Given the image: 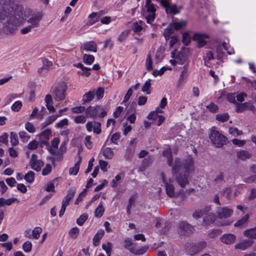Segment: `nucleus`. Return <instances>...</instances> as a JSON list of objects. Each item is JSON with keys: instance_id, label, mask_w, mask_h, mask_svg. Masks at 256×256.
I'll return each mask as SVG.
<instances>
[{"instance_id": "0e129e2a", "label": "nucleus", "mask_w": 256, "mask_h": 256, "mask_svg": "<svg viewBox=\"0 0 256 256\" xmlns=\"http://www.w3.org/2000/svg\"><path fill=\"white\" fill-rule=\"evenodd\" d=\"M236 94H230L227 96L228 100L232 103L236 104Z\"/></svg>"}, {"instance_id": "79ce46f5", "label": "nucleus", "mask_w": 256, "mask_h": 256, "mask_svg": "<svg viewBox=\"0 0 256 256\" xmlns=\"http://www.w3.org/2000/svg\"><path fill=\"white\" fill-rule=\"evenodd\" d=\"M94 98V92H88L84 95L82 100L84 102H86L92 100Z\"/></svg>"}, {"instance_id": "2eb2a0df", "label": "nucleus", "mask_w": 256, "mask_h": 256, "mask_svg": "<svg viewBox=\"0 0 256 256\" xmlns=\"http://www.w3.org/2000/svg\"><path fill=\"white\" fill-rule=\"evenodd\" d=\"M236 239V236L231 234H227L222 235L220 238L221 241L226 244H233Z\"/></svg>"}, {"instance_id": "4468645a", "label": "nucleus", "mask_w": 256, "mask_h": 256, "mask_svg": "<svg viewBox=\"0 0 256 256\" xmlns=\"http://www.w3.org/2000/svg\"><path fill=\"white\" fill-rule=\"evenodd\" d=\"M30 162L32 168L36 172L40 171L41 167L44 164L42 160H36V156L35 154L32 155Z\"/></svg>"}, {"instance_id": "72a5a7b5", "label": "nucleus", "mask_w": 256, "mask_h": 256, "mask_svg": "<svg viewBox=\"0 0 256 256\" xmlns=\"http://www.w3.org/2000/svg\"><path fill=\"white\" fill-rule=\"evenodd\" d=\"M244 234L250 238H256V227L246 230L244 232Z\"/></svg>"}, {"instance_id": "c756f323", "label": "nucleus", "mask_w": 256, "mask_h": 256, "mask_svg": "<svg viewBox=\"0 0 256 256\" xmlns=\"http://www.w3.org/2000/svg\"><path fill=\"white\" fill-rule=\"evenodd\" d=\"M176 180L182 188H184L188 184V180L187 177H174Z\"/></svg>"}, {"instance_id": "052dcab7", "label": "nucleus", "mask_w": 256, "mask_h": 256, "mask_svg": "<svg viewBox=\"0 0 256 256\" xmlns=\"http://www.w3.org/2000/svg\"><path fill=\"white\" fill-rule=\"evenodd\" d=\"M87 219L88 216L86 214H82L77 219L76 223L78 225L82 226Z\"/></svg>"}, {"instance_id": "f704fd0d", "label": "nucleus", "mask_w": 256, "mask_h": 256, "mask_svg": "<svg viewBox=\"0 0 256 256\" xmlns=\"http://www.w3.org/2000/svg\"><path fill=\"white\" fill-rule=\"evenodd\" d=\"M52 135V132L50 129H46L42 132L40 133L38 136L39 139L49 140L50 136Z\"/></svg>"}, {"instance_id": "0eeeda50", "label": "nucleus", "mask_w": 256, "mask_h": 256, "mask_svg": "<svg viewBox=\"0 0 256 256\" xmlns=\"http://www.w3.org/2000/svg\"><path fill=\"white\" fill-rule=\"evenodd\" d=\"M232 209L228 207H218L216 210V216L220 220H226L233 214Z\"/></svg>"}, {"instance_id": "6e6552de", "label": "nucleus", "mask_w": 256, "mask_h": 256, "mask_svg": "<svg viewBox=\"0 0 256 256\" xmlns=\"http://www.w3.org/2000/svg\"><path fill=\"white\" fill-rule=\"evenodd\" d=\"M86 128L88 132H93L99 134L102 132L101 124L96 121H90L86 124Z\"/></svg>"}, {"instance_id": "f8f14e48", "label": "nucleus", "mask_w": 256, "mask_h": 256, "mask_svg": "<svg viewBox=\"0 0 256 256\" xmlns=\"http://www.w3.org/2000/svg\"><path fill=\"white\" fill-rule=\"evenodd\" d=\"M81 49L86 52H96L98 50L97 44L94 41L84 42L80 46Z\"/></svg>"}, {"instance_id": "338daca9", "label": "nucleus", "mask_w": 256, "mask_h": 256, "mask_svg": "<svg viewBox=\"0 0 256 256\" xmlns=\"http://www.w3.org/2000/svg\"><path fill=\"white\" fill-rule=\"evenodd\" d=\"M152 162V158L149 156L148 158H144L142 162V165L144 168L149 166Z\"/></svg>"}, {"instance_id": "58836bf2", "label": "nucleus", "mask_w": 256, "mask_h": 256, "mask_svg": "<svg viewBox=\"0 0 256 256\" xmlns=\"http://www.w3.org/2000/svg\"><path fill=\"white\" fill-rule=\"evenodd\" d=\"M42 231V228L40 227H36L32 232V238L36 240L38 239Z\"/></svg>"}, {"instance_id": "69168bd1", "label": "nucleus", "mask_w": 256, "mask_h": 256, "mask_svg": "<svg viewBox=\"0 0 256 256\" xmlns=\"http://www.w3.org/2000/svg\"><path fill=\"white\" fill-rule=\"evenodd\" d=\"M124 110V108L122 106H118L115 111L114 112L113 116L115 118H117L119 117L120 114Z\"/></svg>"}, {"instance_id": "a878e982", "label": "nucleus", "mask_w": 256, "mask_h": 256, "mask_svg": "<svg viewBox=\"0 0 256 256\" xmlns=\"http://www.w3.org/2000/svg\"><path fill=\"white\" fill-rule=\"evenodd\" d=\"M237 158L242 160H245L250 158L251 154L246 150H240L237 152Z\"/></svg>"}, {"instance_id": "e433bc0d", "label": "nucleus", "mask_w": 256, "mask_h": 256, "mask_svg": "<svg viewBox=\"0 0 256 256\" xmlns=\"http://www.w3.org/2000/svg\"><path fill=\"white\" fill-rule=\"evenodd\" d=\"M16 200V198H11L8 199L0 198V207L3 206L5 205L10 206Z\"/></svg>"}, {"instance_id": "e2e57ef3", "label": "nucleus", "mask_w": 256, "mask_h": 256, "mask_svg": "<svg viewBox=\"0 0 256 256\" xmlns=\"http://www.w3.org/2000/svg\"><path fill=\"white\" fill-rule=\"evenodd\" d=\"M129 34V32L128 30H125L122 32L118 36V40L120 42H123L126 38L128 37Z\"/></svg>"}, {"instance_id": "6e6d98bb", "label": "nucleus", "mask_w": 256, "mask_h": 256, "mask_svg": "<svg viewBox=\"0 0 256 256\" xmlns=\"http://www.w3.org/2000/svg\"><path fill=\"white\" fill-rule=\"evenodd\" d=\"M24 127L26 130L29 132L34 133L36 131V129L34 124L30 122H26Z\"/></svg>"}, {"instance_id": "473e14b6", "label": "nucleus", "mask_w": 256, "mask_h": 256, "mask_svg": "<svg viewBox=\"0 0 256 256\" xmlns=\"http://www.w3.org/2000/svg\"><path fill=\"white\" fill-rule=\"evenodd\" d=\"M222 46L227 52L228 54H232L234 53L233 49L229 50L228 46L225 42L222 43V46L220 45L218 46L216 49L218 53L220 54V50H222Z\"/></svg>"}, {"instance_id": "bf43d9fd", "label": "nucleus", "mask_w": 256, "mask_h": 256, "mask_svg": "<svg viewBox=\"0 0 256 256\" xmlns=\"http://www.w3.org/2000/svg\"><path fill=\"white\" fill-rule=\"evenodd\" d=\"M32 243L29 241H26L25 242L22 246L24 250L26 252H30L32 250Z\"/></svg>"}, {"instance_id": "5fc2aeb1", "label": "nucleus", "mask_w": 256, "mask_h": 256, "mask_svg": "<svg viewBox=\"0 0 256 256\" xmlns=\"http://www.w3.org/2000/svg\"><path fill=\"white\" fill-rule=\"evenodd\" d=\"M91 136H86L84 142L86 146L88 148L91 149L93 146L92 142L90 141Z\"/></svg>"}, {"instance_id": "39448f33", "label": "nucleus", "mask_w": 256, "mask_h": 256, "mask_svg": "<svg viewBox=\"0 0 256 256\" xmlns=\"http://www.w3.org/2000/svg\"><path fill=\"white\" fill-rule=\"evenodd\" d=\"M75 193L76 190L73 188H70L68 191L66 196L62 201L61 209L59 212V216L60 217L64 214L66 207L68 205L70 200L74 197Z\"/></svg>"}, {"instance_id": "a211bd4d", "label": "nucleus", "mask_w": 256, "mask_h": 256, "mask_svg": "<svg viewBox=\"0 0 256 256\" xmlns=\"http://www.w3.org/2000/svg\"><path fill=\"white\" fill-rule=\"evenodd\" d=\"M216 218V216L213 213L206 215L204 218L202 225L208 226L213 224Z\"/></svg>"}, {"instance_id": "7ed1b4c3", "label": "nucleus", "mask_w": 256, "mask_h": 256, "mask_svg": "<svg viewBox=\"0 0 256 256\" xmlns=\"http://www.w3.org/2000/svg\"><path fill=\"white\" fill-rule=\"evenodd\" d=\"M86 114L87 116L94 118L97 116L104 118L106 114V112L100 106H90L86 109Z\"/></svg>"}, {"instance_id": "9b49d317", "label": "nucleus", "mask_w": 256, "mask_h": 256, "mask_svg": "<svg viewBox=\"0 0 256 256\" xmlns=\"http://www.w3.org/2000/svg\"><path fill=\"white\" fill-rule=\"evenodd\" d=\"M42 66L38 69V72L40 75L44 76L50 69L52 62L48 59H44L42 60Z\"/></svg>"}, {"instance_id": "f3484780", "label": "nucleus", "mask_w": 256, "mask_h": 256, "mask_svg": "<svg viewBox=\"0 0 256 256\" xmlns=\"http://www.w3.org/2000/svg\"><path fill=\"white\" fill-rule=\"evenodd\" d=\"M236 110L237 112H243L248 108L250 110H252L254 108L253 106L250 102L236 104Z\"/></svg>"}, {"instance_id": "c85d7f7f", "label": "nucleus", "mask_w": 256, "mask_h": 256, "mask_svg": "<svg viewBox=\"0 0 256 256\" xmlns=\"http://www.w3.org/2000/svg\"><path fill=\"white\" fill-rule=\"evenodd\" d=\"M41 20V17L40 16H34L30 18L28 20V22L30 24L31 27L32 28L37 27L38 26V23Z\"/></svg>"}, {"instance_id": "423d86ee", "label": "nucleus", "mask_w": 256, "mask_h": 256, "mask_svg": "<svg viewBox=\"0 0 256 256\" xmlns=\"http://www.w3.org/2000/svg\"><path fill=\"white\" fill-rule=\"evenodd\" d=\"M168 178L169 177H162L163 182L165 184L166 194L170 197L176 198L178 195V194L174 192V188L173 184H172V180L168 178ZM172 183H174L173 180Z\"/></svg>"}, {"instance_id": "f03ea898", "label": "nucleus", "mask_w": 256, "mask_h": 256, "mask_svg": "<svg viewBox=\"0 0 256 256\" xmlns=\"http://www.w3.org/2000/svg\"><path fill=\"white\" fill-rule=\"evenodd\" d=\"M146 12H144V16L146 22L151 24L156 18V6L152 2L151 0H146Z\"/></svg>"}, {"instance_id": "412c9836", "label": "nucleus", "mask_w": 256, "mask_h": 256, "mask_svg": "<svg viewBox=\"0 0 256 256\" xmlns=\"http://www.w3.org/2000/svg\"><path fill=\"white\" fill-rule=\"evenodd\" d=\"M252 244V240H245L236 244L235 248L242 250H245L250 247Z\"/></svg>"}, {"instance_id": "f257e3e1", "label": "nucleus", "mask_w": 256, "mask_h": 256, "mask_svg": "<svg viewBox=\"0 0 256 256\" xmlns=\"http://www.w3.org/2000/svg\"><path fill=\"white\" fill-rule=\"evenodd\" d=\"M210 138L212 143L217 148H221L226 144V138L212 127L210 130Z\"/></svg>"}, {"instance_id": "6ab92c4d", "label": "nucleus", "mask_w": 256, "mask_h": 256, "mask_svg": "<svg viewBox=\"0 0 256 256\" xmlns=\"http://www.w3.org/2000/svg\"><path fill=\"white\" fill-rule=\"evenodd\" d=\"M204 37L206 38H208L207 35L202 36L200 34H195L194 35V39L197 41L198 48L202 47L206 44V41L204 40Z\"/></svg>"}, {"instance_id": "2f4dec72", "label": "nucleus", "mask_w": 256, "mask_h": 256, "mask_svg": "<svg viewBox=\"0 0 256 256\" xmlns=\"http://www.w3.org/2000/svg\"><path fill=\"white\" fill-rule=\"evenodd\" d=\"M58 115H53L48 116L44 122L42 123V125L43 127H46L54 122L58 117Z\"/></svg>"}, {"instance_id": "dca6fc26", "label": "nucleus", "mask_w": 256, "mask_h": 256, "mask_svg": "<svg viewBox=\"0 0 256 256\" xmlns=\"http://www.w3.org/2000/svg\"><path fill=\"white\" fill-rule=\"evenodd\" d=\"M194 160L190 156H188L182 164L184 168L187 172H190L194 170Z\"/></svg>"}, {"instance_id": "4c0bfd02", "label": "nucleus", "mask_w": 256, "mask_h": 256, "mask_svg": "<svg viewBox=\"0 0 256 256\" xmlns=\"http://www.w3.org/2000/svg\"><path fill=\"white\" fill-rule=\"evenodd\" d=\"M224 195L228 199L235 198L237 196V190L232 192L230 188H226L224 192Z\"/></svg>"}, {"instance_id": "5701e85b", "label": "nucleus", "mask_w": 256, "mask_h": 256, "mask_svg": "<svg viewBox=\"0 0 256 256\" xmlns=\"http://www.w3.org/2000/svg\"><path fill=\"white\" fill-rule=\"evenodd\" d=\"M82 161V158L80 157L78 160L75 164L73 167H72L69 170V174L70 175L76 176L77 174L79 169L80 164Z\"/></svg>"}, {"instance_id": "a19ab883", "label": "nucleus", "mask_w": 256, "mask_h": 256, "mask_svg": "<svg viewBox=\"0 0 256 256\" xmlns=\"http://www.w3.org/2000/svg\"><path fill=\"white\" fill-rule=\"evenodd\" d=\"M79 232V228L77 227H74L70 230L68 232V234L70 235V238L75 239L78 237Z\"/></svg>"}, {"instance_id": "a18cd8bd", "label": "nucleus", "mask_w": 256, "mask_h": 256, "mask_svg": "<svg viewBox=\"0 0 256 256\" xmlns=\"http://www.w3.org/2000/svg\"><path fill=\"white\" fill-rule=\"evenodd\" d=\"M228 118L229 116L227 113L218 114L216 116V120L220 122H226L228 120Z\"/></svg>"}, {"instance_id": "4be33fe9", "label": "nucleus", "mask_w": 256, "mask_h": 256, "mask_svg": "<svg viewBox=\"0 0 256 256\" xmlns=\"http://www.w3.org/2000/svg\"><path fill=\"white\" fill-rule=\"evenodd\" d=\"M104 234V230H100L94 235L93 238V244L95 246H97L99 244L100 240L102 238Z\"/></svg>"}, {"instance_id": "37998d69", "label": "nucleus", "mask_w": 256, "mask_h": 256, "mask_svg": "<svg viewBox=\"0 0 256 256\" xmlns=\"http://www.w3.org/2000/svg\"><path fill=\"white\" fill-rule=\"evenodd\" d=\"M19 136L21 139L22 141L24 142H27L30 138V136L24 131H20L18 133Z\"/></svg>"}, {"instance_id": "4d7b16f0", "label": "nucleus", "mask_w": 256, "mask_h": 256, "mask_svg": "<svg viewBox=\"0 0 256 256\" xmlns=\"http://www.w3.org/2000/svg\"><path fill=\"white\" fill-rule=\"evenodd\" d=\"M22 106V103L20 101L16 102L12 106L11 108L14 112H18Z\"/></svg>"}, {"instance_id": "bb28decb", "label": "nucleus", "mask_w": 256, "mask_h": 256, "mask_svg": "<svg viewBox=\"0 0 256 256\" xmlns=\"http://www.w3.org/2000/svg\"><path fill=\"white\" fill-rule=\"evenodd\" d=\"M163 155L168 158V164L169 166H171L172 160L170 148L169 147L166 148L163 151Z\"/></svg>"}, {"instance_id": "de8ad7c7", "label": "nucleus", "mask_w": 256, "mask_h": 256, "mask_svg": "<svg viewBox=\"0 0 256 256\" xmlns=\"http://www.w3.org/2000/svg\"><path fill=\"white\" fill-rule=\"evenodd\" d=\"M103 154L106 158H111L113 157L114 152L112 148H106L104 150Z\"/></svg>"}, {"instance_id": "603ef678", "label": "nucleus", "mask_w": 256, "mask_h": 256, "mask_svg": "<svg viewBox=\"0 0 256 256\" xmlns=\"http://www.w3.org/2000/svg\"><path fill=\"white\" fill-rule=\"evenodd\" d=\"M74 120L76 124H84L86 122V116L83 115L76 116L74 117Z\"/></svg>"}, {"instance_id": "ea45409f", "label": "nucleus", "mask_w": 256, "mask_h": 256, "mask_svg": "<svg viewBox=\"0 0 256 256\" xmlns=\"http://www.w3.org/2000/svg\"><path fill=\"white\" fill-rule=\"evenodd\" d=\"M151 80L150 79H148L144 83L143 86L142 90L144 92H146V94H148L150 93V88L151 87L150 84Z\"/></svg>"}, {"instance_id": "49530a36", "label": "nucleus", "mask_w": 256, "mask_h": 256, "mask_svg": "<svg viewBox=\"0 0 256 256\" xmlns=\"http://www.w3.org/2000/svg\"><path fill=\"white\" fill-rule=\"evenodd\" d=\"M146 67L148 70L150 71L152 68V60L150 54H148L146 61Z\"/></svg>"}, {"instance_id": "3c124183", "label": "nucleus", "mask_w": 256, "mask_h": 256, "mask_svg": "<svg viewBox=\"0 0 256 256\" xmlns=\"http://www.w3.org/2000/svg\"><path fill=\"white\" fill-rule=\"evenodd\" d=\"M229 132L232 135L237 136L242 134V132L238 130V128L234 127H231L229 128Z\"/></svg>"}, {"instance_id": "774afa93", "label": "nucleus", "mask_w": 256, "mask_h": 256, "mask_svg": "<svg viewBox=\"0 0 256 256\" xmlns=\"http://www.w3.org/2000/svg\"><path fill=\"white\" fill-rule=\"evenodd\" d=\"M68 121L67 118H64L56 124V126L58 128H62L65 126H68Z\"/></svg>"}, {"instance_id": "680f3d73", "label": "nucleus", "mask_w": 256, "mask_h": 256, "mask_svg": "<svg viewBox=\"0 0 256 256\" xmlns=\"http://www.w3.org/2000/svg\"><path fill=\"white\" fill-rule=\"evenodd\" d=\"M38 142L36 140L30 142L28 145V148L30 150H34L38 148Z\"/></svg>"}, {"instance_id": "20e7f679", "label": "nucleus", "mask_w": 256, "mask_h": 256, "mask_svg": "<svg viewBox=\"0 0 256 256\" xmlns=\"http://www.w3.org/2000/svg\"><path fill=\"white\" fill-rule=\"evenodd\" d=\"M66 89L67 86L64 83L59 84L53 90L52 92L54 99L59 101L64 100Z\"/></svg>"}, {"instance_id": "ddd939ff", "label": "nucleus", "mask_w": 256, "mask_h": 256, "mask_svg": "<svg viewBox=\"0 0 256 256\" xmlns=\"http://www.w3.org/2000/svg\"><path fill=\"white\" fill-rule=\"evenodd\" d=\"M192 227L189 224L184 222H180L178 224V230L182 234H186L192 231Z\"/></svg>"}, {"instance_id": "c9c22d12", "label": "nucleus", "mask_w": 256, "mask_h": 256, "mask_svg": "<svg viewBox=\"0 0 256 256\" xmlns=\"http://www.w3.org/2000/svg\"><path fill=\"white\" fill-rule=\"evenodd\" d=\"M171 24L174 29L176 30H178L180 28L184 27L186 24V22L184 20H180L179 22H174Z\"/></svg>"}, {"instance_id": "864d4df0", "label": "nucleus", "mask_w": 256, "mask_h": 256, "mask_svg": "<svg viewBox=\"0 0 256 256\" xmlns=\"http://www.w3.org/2000/svg\"><path fill=\"white\" fill-rule=\"evenodd\" d=\"M174 28L172 26V25L170 24L169 25V26L165 29L164 32V35L166 38H168L170 35L173 33L174 32Z\"/></svg>"}, {"instance_id": "393cba45", "label": "nucleus", "mask_w": 256, "mask_h": 256, "mask_svg": "<svg viewBox=\"0 0 256 256\" xmlns=\"http://www.w3.org/2000/svg\"><path fill=\"white\" fill-rule=\"evenodd\" d=\"M188 75V66L184 65L183 67L182 71L180 76L179 80L178 82V85H180L184 81V80L187 78Z\"/></svg>"}, {"instance_id": "1a4fd4ad", "label": "nucleus", "mask_w": 256, "mask_h": 256, "mask_svg": "<svg viewBox=\"0 0 256 256\" xmlns=\"http://www.w3.org/2000/svg\"><path fill=\"white\" fill-rule=\"evenodd\" d=\"M124 248L128 250L130 252L134 254H142L139 249L136 248V244L132 242V240L130 238H126L124 240Z\"/></svg>"}, {"instance_id": "cd10ccee", "label": "nucleus", "mask_w": 256, "mask_h": 256, "mask_svg": "<svg viewBox=\"0 0 256 256\" xmlns=\"http://www.w3.org/2000/svg\"><path fill=\"white\" fill-rule=\"evenodd\" d=\"M10 142L12 146H16L19 144L18 134L14 132L10 133Z\"/></svg>"}, {"instance_id": "c03bdc74", "label": "nucleus", "mask_w": 256, "mask_h": 256, "mask_svg": "<svg viewBox=\"0 0 256 256\" xmlns=\"http://www.w3.org/2000/svg\"><path fill=\"white\" fill-rule=\"evenodd\" d=\"M83 60L85 64H90L94 62V58L92 55L85 54L84 55Z\"/></svg>"}, {"instance_id": "13d9d810", "label": "nucleus", "mask_w": 256, "mask_h": 256, "mask_svg": "<svg viewBox=\"0 0 256 256\" xmlns=\"http://www.w3.org/2000/svg\"><path fill=\"white\" fill-rule=\"evenodd\" d=\"M86 110L85 107L82 106L73 108L71 109L72 112L74 114L82 113L86 112Z\"/></svg>"}, {"instance_id": "b1692460", "label": "nucleus", "mask_w": 256, "mask_h": 256, "mask_svg": "<svg viewBox=\"0 0 256 256\" xmlns=\"http://www.w3.org/2000/svg\"><path fill=\"white\" fill-rule=\"evenodd\" d=\"M104 208L103 206L102 202H101L94 210V216L96 218H100L104 214Z\"/></svg>"}, {"instance_id": "09e8293b", "label": "nucleus", "mask_w": 256, "mask_h": 256, "mask_svg": "<svg viewBox=\"0 0 256 256\" xmlns=\"http://www.w3.org/2000/svg\"><path fill=\"white\" fill-rule=\"evenodd\" d=\"M162 110H159V108H158L156 112H150L148 116V118L150 120H154V121H156L158 119V117L160 115L158 114V112H162Z\"/></svg>"}, {"instance_id": "aec40b11", "label": "nucleus", "mask_w": 256, "mask_h": 256, "mask_svg": "<svg viewBox=\"0 0 256 256\" xmlns=\"http://www.w3.org/2000/svg\"><path fill=\"white\" fill-rule=\"evenodd\" d=\"M248 218H249V215L248 214H245L240 219L238 220L234 224V226L235 227H238V228L243 227L247 222Z\"/></svg>"}, {"instance_id": "9d476101", "label": "nucleus", "mask_w": 256, "mask_h": 256, "mask_svg": "<svg viewBox=\"0 0 256 256\" xmlns=\"http://www.w3.org/2000/svg\"><path fill=\"white\" fill-rule=\"evenodd\" d=\"M170 0H161L160 4L166 8V11L167 13L172 14H178L180 10L178 8L176 4L170 5Z\"/></svg>"}, {"instance_id": "8fccbe9b", "label": "nucleus", "mask_w": 256, "mask_h": 256, "mask_svg": "<svg viewBox=\"0 0 256 256\" xmlns=\"http://www.w3.org/2000/svg\"><path fill=\"white\" fill-rule=\"evenodd\" d=\"M14 146H12L9 148L8 149V151L9 152V154L10 157L15 158L18 156V148H14Z\"/></svg>"}, {"instance_id": "7c9ffc66", "label": "nucleus", "mask_w": 256, "mask_h": 256, "mask_svg": "<svg viewBox=\"0 0 256 256\" xmlns=\"http://www.w3.org/2000/svg\"><path fill=\"white\" fill-rule=\"evenodd\" d=\"M102 249L106 252L107 256H110L112 248V244L110 242H107L102 244Z\"/></svg>"}]
</instances>
